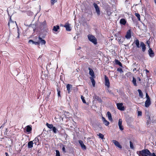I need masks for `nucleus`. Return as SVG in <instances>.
<instances>
[{
  "mask_svg": "<svg viewBox=\"0 0 156 156\" xmlns=\"http://www.w3.org/2000/svg\"><path fill=\"white\" fill-rule=\"evenodd\" d=\"M39 138H40V136H38L34 139L33 141L34 144H35V145L37 144V142L39 141Z\"/></svg>",
  "mask_w": 156,
  "mask_h": 156,
  "instance_id": "6ab92c4d",
  "label": "nucleus"
},
{
  "mask_svg": "<svg viewBox=\"0 0 156 156\" xmlns=\"http://www.w3.org/2000/svg\"><path fill=\"white\" fill-rule=\"evenodd\" d=\"M56 152V156H60V153L58 150H56L55 151Z\"/></svg>",
  "mask_w": 156,
  "mask_h": 156,
  "instance_id": "a19ab883",
  "label": "nucleus"
},
{
  "mask_svg": "<svg viewBox=\"0 0 156 156\" xmlns=\"http://www.w3.org/2000/svg\"><path fill=\"white\" fill-rule=\"evenodd\" d=\"M33 144L34 143L32 141L28 142V148H31L33 147Z\"/></svg>",
  "mask_w": 156,
  "mask_h": 156,
  "instance_id": "a211bd4d",
  "label": "nucleus"
},
{
  "mask_svg": "<svg viewBox=\"0 0 156 156\" xmlns=\"http://www.w3.org/2000/svg\"><path fill=\"white\" fill-rule=\"evenodd\" d=\"M115 63L116 64L118 65L119 66L121 67H122V64L118 60H115Z\"/></svg>",
  "mask_w": 156,
  "mask_h": 156,
  "instance_id": "bb28decb",
  "label": "nucleus"
},
{
  "mask_svg": "<svg viewBox=\"0 0 156 156\" xmlns=\"http://www.w3.org/2000/svg\"><path fill=\"white\" fill-rule=\"evenodd\" d=\"M62 147V151L64 153H66V151L65 145H63V144H62V145L60 146V147Z\"/></svg>",
  "mask_w": 156,
  "mask_h": 156,
  "instance_id": "473e14b6",
  "label": "nucleus"
},
{
  "mask_svg": "<svg viewBox=\"0 0 156 156\" xmlns=\"http://www.w3.org/2000/svg\"><path fill=\"white\" fill-rule=\"evenodd\" d=\"M121 20H125V19H124L122 18V19H121Z\"/></svg>",
  "mask_w": 156,
  "mask_h": 156,
  "instance_id": "bf43d9fd",
  "label": "nucleus"
},
{
  "mask_svg": "<svg viewBox=\"0 0 156 156\" xmlns=\"http://www.w3.org/2000/svg\"><path fill=\"white\" fill-rule=\"evenodd\" d=\"M133 16H132V20H133Z\"/></svg>",
  "mask_w": 156,
  "mask_h": 156,
  "instance_id": "680f3d73",
  "label": "nucleus"
},
{
  "mask_svg": "<svg viewBox=\"0 0 156 156\" xmlns=\"http://www.w3.org/2000/svg\"><path fill=\"white\" fill-rule=\"evenodd\" d=\"M9 20H11V17H10L9 18Z\"/></svg>",
  "mask_w": 156,
  "mask_h": 156,
  "instance_id": "13d9d810",
  "label": "nucleus"
},
{
  "mask_svg": "<svg viewBox=\"0 0 156 156\" xmlns=\"http://www.w3.org/2000/svg\"><path fill=\"white\" fill-rule=\"evenodd\" d=\"M145 71H146V73H149V71L147 69H146Z\"/></svg>",
  "mask_w": 156,
  "mask_h": 156,
  "instance_id": "5fc2aeb1",
  "label": "nucleus"
},
{
  "mask_svg": "<svg viewBox=\"0 0 156 156\" xmlns=\"http://www.w3.org/2000/svg\"><path fill=\"white\" fill-rule=\"evenodd\" d=\"M139 156H156L154 153H152L150 152L148 149H144L140 151L139 152Z\"/></svg>",
  "mask_w": 156,
  "mask_h": 156,
  "instance_id": "f257e3e1",
  "label": "nucleus"
},
{
  "mask_svg": "<svg viewBox=\"0 0 156 156\" xmlns=\"http://www.w3.org/2000/svg\"><path fill=\"white\" fill-rule=\"evenodd\" d=\"M140 46L141 47L142 51L144 52L146 50V46L144 44L143 42H140Z\"/></svg>",
  "mask_w": 156,
  "mask_h": 156,
  "instance_id": "ddd939ff",
  "label": "nucleus"
},
{
  "mask_svg": "<svg viewBox=\"0 0 156 156\" xmlns=\"http://www.w3.org/2000/svg\"><path fill=\"white\" fill-rule=\"evenodd\" d=\"M46 23L45 20L44 21L43 23H42L41 24L42 26V25L43 26H45L46 25Z\"/></svg>",
  "mask_w": 156,
  "mask_h": 156,
  "instance_id": "a18cd8bd",
  "label": "nucleus"
},
{
  "mask_svg": "<svg viewBox=\"0 0 156 156\" xmlns=\"http://www.w3.org/2000/svg\"><path fill=\"white\" fill-rule=\"evenodd\" d=\"M129 143L130 148L132 149H134V147L133 143L131 141H130Z\"/></svg>",
  "mask_w": 156,
  "mask_h": 156,
  "instance_id": "c9c22d12",
  "label": "nucleus"
},
{
  "mask_svg": "<svg viewBox=\"0 0 156 156\" xmlns=\"http://www.w3.org/2000/svg\"><path fill=\"white\" fill-rule=\"evenodd\" d=\"M30 25H26V26H29Z\"/></svg>",
  "mask_w": 156,
  "mask_h": 156,
  "instance_id": "052dcab7",
  "label": "nucleus"
},
{
  "mask_svg": "<svg viewBox=\"0 0 156 156\" xmlns=\"http://www.w3.org/2000/svg\"><path fill=\"white\" fill-rule=\"evenodd\" d=\"M137 79L139 81H140L141 80V79L139 77H138Z\"/></svg>",
  "mask_w": 156,
  "mask_h": 156,
  "instance_id": "3c124183",
  "label": "nucleus"
},
{
  "mask_svg": "<svg viewBox=\"0 0 156 156\" xmlns=\"http://www.w3.org/2000/svg\"><path fill=\"white\" fill-rule=\"evenodd\" d=\"M133 43L136 44L137 47L139 48L140 47L139 45V40L137 39H136L134 41Z\"/></svg>",
  "mask_w": 156,
  "mask_h": 156,
  "instance_id": "5701e85b",
  "label": "nucleus"
},
{
  "mask_svg": "<svg viewBox=\"0 0 156 156\" xmlns=\"http://www.w3.org/2000/svg\"><path fill=\"white\" fill-rule=\"evenodd\" d=\"M59 29V26L58 25H56L54 26L52 30L55 32L57 31Z\"/></svg>",
  "mask_w": 156,
  "mask_h": 156,
  "instance_id": "b1692460",
  "label": "nucleus"
},
{
  "mask_svg": "<svg viewBox=\"0 0 156 156\" xmlns=\"http://www.w3.org/2000/svg\"><path fill=\"white\" fill-rule=\"evenodd\" d=\"M126 20H120V23L121 25H125L126 23Z\"/></svg>",
  "mask_w": 156,
  "mask_h": 156,
  "instance_id": "7c9ffc66",
  "label": "nucleus"
},
{
  "mask_svg": "<svg viewBox=\"0 0 156 156\" xmlns=\"http://www.w3.org/2000/svg\"><path fill=\"white\" fill-rule=\"evenodd\" d=\"M138 91L139 93L140 97L141 98H143V94L141 90L140 89H138Z\"/></svg>",
  "mask_w": 156,
  "mask_h": 156,
  "instance_id": "c85d7f7f",
  "label": "nucleus"
},
{
  "mask_svg": "<svg viewBox=\"0 0 156 156\" xmlns=\"http://www.w3.org/2000/svg\"><path fill=\"white\" fill-rule=\"evenodd\" d=\"M44 38V37H41L40 36H39L38 37V42H39V44L40 43L41 45L45 44L46 41L43 39V38Z\"/></svg>",
  "mask_w": 156,
  "mask_h": 156,
  "instance_id": "20e7f679",
  "label": "nucleus"
},
{
  "mask_svg": "<svg viewBox=\"0 0 156 156\" xmlns=\"http://www.w3.org/2000/svg\"><path fill=\"white\" fill-rule=\"evenodd\" d=\"M132 83H133V85L135 86H137V83H136V79L134 77H133V78Z\"/></svg>",
  "mask_w": 156,
  "mask_h": 156,
  "instance_id": "a878e982",
  "label": "nucleus"
},
{
  "mask_svg": "<svg viewBox=\"0 0 156 156\" xmlns=\"http://www.w3.org/2000/svg\"><path fill=\"white\" fill-rule=\"evenodd\" d=\"M8 25L9 27H14L17 25V24L15 21L13 20H9L8 23Z\"/></svg>",
  "mask_w": 156,
  "mask_h": 156,
  "instance_id": "7ed1b4c3",
  "label": "nucleus"
},
{
  "mask_svg": "<svg viewBox=\"0 0 156 156\" xmlns=\"http://www.w3.org/2000/svg\"><path fill=\"white\" fill-rule=\"evenodd\" d=\"M154 2L156 4V0H154Z\"/></svg>",
  "mask_w": 156,
  "mask_h": 156,
  "instance_id": "4d7b16f0",
  "label": "nucleus"
},
{
  "mask_svg": "<svg viewBox=\"0 0 156 156\" xmlns=\"http://www.w3.org/2000/svg\"><path fill=\"white\" fill-rule=\"evenodd\" d=\"M52 129L53 132L55 133H57L58 132V129L54 126L53 127Z\"/></svg>",
  "mask_w": 156,
  "mask_h": 156,
  "instance_id": "2f4dec72",
  "label": "nucleus"
},
{
  "mask_svg": "<svg viewBox=\"0 0 156 156\" xmlns=\"http://www.w3.org/2000/svg\"><path fill=\"white\" fill-rule=\"evenodd\" d=\"M17 33H18V36L17 37V38H19V36H20V33H19V30L18 28V30H17Z\"/></svg>",
  "mask_w": 156,
  "mask_h": 156,
  "instance_id": "09e8293b",
  "label": "nucleus"
},
{
  "mask_svg": "<svg viewBox=\"0 0 156 156\" xmlns=\"http://www.w3.org/2000/svg\"><path fill=\"white\" fill-rule=\"evenodd\" d=\"M105 85L108 88H109L110 87V83L109 79L106 75L105 76Z\"/></svg>",
  "mask_w": 156,
  "mask_h": 156,
  "instance_id": "6e6552de",
  "label": "nucleus"
},
{
  "mask_svg": "<svg viewBox=\"0 0 156 156\" xmlns=\"http://www.w3.org/2000/svg\"><path fill=\"white\" fill-rule=\"evenodd\" d=\"M136 69L135 68L134 69H133V72H134L135 71H136Z\"/></svg>",
  "mask_w": 156,
  "mask_h": 156,
  "instance_id": "864d4df0",
  "label": "nucleus"
},
{
  "mask_svg": "<svg viewBox=\"0 0 156 156\" xmlns=\"http://www.w3.org/2000/svg\"><path fill=\"white\" fill-rule=\"evenodd\" d=\"M70 26V24L68 23H67L65 24L64 27L66 28V31H70L71 30V28Z\"/></svg>",
  "mask_w": 156,
  "mask_h": 156,
  "instance_id": "39448f33",
  "label": "nucleus"
},
{
  "mask_svg": "<svg viewBox=\"0 0 156 156\" xmlns=\"http://www.w3.org/2000/svg\"><path fill=\"white\" fill-rule=\"evenodd\" d=\"M122 120L121 119H119V120L118 125L119 126L122 125Z\"/></svg>",
  "mask_w": 156,
  "mask_h": 156,
  "instance_id": "ea45409f",
  "label": "nucleus"
},
{
  "mask_svg": "<svg viewBox=\"0 0 156 156\" xmlns=\"http://www.w3.org/2000/svg\"><path fill=\"white\" fill-rule=\"evenodd\" d=\"M119 128L121 130H122L123 129V127L122 125L119 126Z\"/></svg>",
  "mask_w": 156,
  "mask_h": 156,
  "instance_id": "c03bdc74",
  "label": "nucleus"
},
{
  "mask_svg": "<svg viewBox=\"0 0 156 156\" xmlns=\"http://www.w3.org/2000/svg\"><path fill=\"white\" fill-rule=\"evenodd\" d=\"M31 42H32L33 44L39 45V42L38 41L35 42L32 40H30L29 41V43H30Z\"/></svg>",
  "mask_w": 156,
  "mask_h": 156,
  "instance_id": "aec40b11",
  "label": "nucleus"
},
{
  "mask_svg": "<svg viewBox=\"0 0 156 156\" xmlns=\"http://www.w3.org/2000/svg\"><path fill=\"white\" fill-rule=\"evenodd\" d=\"M57 90L58 92V97H60V90H59L58 88H57Z\"/></svg>",
  "mask_w": 156,
  "mask_h": 156,
  "instance_id": "79ce46f5",
  "label": "nucleus"
},
{
  "mask_svg": "<svg viewBox=\"0 0 156 156\" xmlns=\"http://www.w3.org/2000/svg\"><path fill=\"white\" fill-rule=\"evenodd\" d=\"M79 142L80 144V145L82 148L83 150H85L86 149V147L85 145L84 144L83 142L81 140H79Z\"/></svg>",
  "mask_w": 156,
  "mask_h": 156,
  "instance_id": "9b49d317",
  "label": "nucleus"
},
{
  "mask_svg": "<svg viewBox=\"0 0 156 156\" xmlns=\"http://www.w3.org/2000/svg\"><path fill=\"white\" fill-rule=\"evenodd\" d=\"M142 114V112L141 111L138 112V116H141Z\"/></svg>",
  "mask_w": 156,
  "mask_h": 156,
  "instance_id": "49530a36",
  "label": "nucleus"
},
{
  "mask_svg": "<svg viewBox=\"0 0 156 156\" xmlns=\"http://www.w3.org/2000/svg\"><path fill=\"white\" fill-rule=\"evenodd\" d=\"M150 122H149V121L148 120L147 122V125H148V124H149L150 123Z\"/></svg>",
  "mask_w": 156,
  "mask_h": 156,
  "instance_id": "8fccbe9b",
  "label": "nucleus"
},
{
  "mask_svg": "<svg viewBox=\"0 0 156 156\" xmlns=\"http://www.w3.org/2000/svg\"><path fill=\"white\" fill-rule=\"evenodd\" d=\"M135 16L137 17L138 20H140V16L139 13H136L135 14Z\"/></svg>",
  "mask_w": 156,
  "mask_h": 156,
  "instance_id": "72a5a7b5",
  "label": "nucleus"
},
{
  "mask_svg": "<svg viewBox=\"0 0 156 156\" xmlns=\"http://www.w3.org/2000/svg\"><path fill=\"white\" fill-rule=\"evenodd\" d=\"M101 118L105 126H108L109 124V122L106 120L104 117L102 116Z\"/></svg>",
  "mask_w": 156,
  "mask_h": 156,
  "instance_id": "f8f14e48",
  "label": "nucleus"
},
{
  "mask_svg": "<svg viewBox=\"0 0 156 156\" xmlns=\"http://www.w3.org/2000/svg\"><path fill=\"white\" fill-rule=\"evenodd\" d=\"M81 99L83 103H86V101L84 99V98L83 96H81Z\"/></svg>",
  "mask_w": 156,
  "mask_h": 156,
  "instance_id": "4c0bfd02",
  "label": "nucleus"
},
{
  "mask_svg": "<svg viewBox=\"0 0 156 156\" xmlns=\"http://www.w3.org/2000/svg\"><path fill=\"white\" fill-rule=\"evenodd\" d=\"M72 85L70 84H68L66 86L67 89L68 93H69L70 88L72 87Z\"/></svg>",
  "mask_w": 156,
  "mask_h": 156,
  "instance_id": "393cba45",
  "label": "nucleus"
},
{
  "mask_svg": "<svg viewBox=\"0 0 156 156\" xmlns=\"http://www.w3.org/2000/svg\"><path fill=\"white\" fill-rule=\"evenodd\" d=\"M151 104L150 100H146L145 102V105L146 107H148Z\"/></svg>",
  "mask_w": 156,
  "mask_h": 156,
  "instance_id": "dca6fc26",
  "label": "nucleus"
},
{
  "mask_svg": "<svg viewBox=\"0 0 156 156\" xmlns=\"http://www.w3.org/2000/svg\"><path fill=\"white\" fill-rule=\"evenodd\" d=\"M32 128L31 125L27 126L26 127V131L28 133H30L31 131Z\"/></svg>",
  "mask_w": 156,
  "mask_h": 156,
  "instance_id": "f3484780",
  "label": "nucleus"
},
{
  "mask_svg": "<svg viewBox=\"0 0 156 156\" xmlns=\"http://www.w3.org/2000/svg\"><path fill=\"white\" fill-rule=\"evenodd\" d=\"M81 48V47H79L78 48H77V50H79Z\"/></svg>",
  "mask_w": 156,
  "mask_h": 156,
  "instance_id": "603ef678",
  "label": "nucleus"
},
{
  "mask_svg": "<svg viewBox=\"0 0 156 156\" xmlns=\"http://www.w3.org/2000/svg\"><path fill=\"white\" fill-rule=\"evenodd\" d=\"M112 142L116 146L118 147L120 149L122 148V146L119 143L118 141L115 140H112Z\"/></svg>",
  "mask_w": 156,
  "mask_h": 156,
  "instance_id": "1a4fd4ad",
  "label": "nucleus"
},
{
  "mask_svg": "<svg viewBox=\"0 0 156 156\" xmlns=\"http://www.w3.org/2000/svg\"><path fill=\"white\" fill-rule=\"evenodd\" d=\"M97 135L98 136L99 138L101 139H103L104 138V136L101 133H100L99 134Z\"/></svg>",
  "mask_w": 156,
  "mask_h": 156,
  "instance_id": "e433bc0d",
  "label": "nucleus"
},
{
  "mask_svg": "<svg viewBox=\"0 0 156 156\" xmlns=\"http://www.w3.org/2000/svg\"><path fill=\"white\" fill-rule=\"evenodd\" d=\"M150 42L149 41H147L146 42V44L148 45V47L149 48H150Z\"/></svg>",
  "mask_w": 156,
  "mask_h": 156,
  "instance_id": "de8ad7c7",
  "label": "nucleus"
},
{
  "mask_svg": "<svg viewBox=\"0 0 156 156\" xmlns=\"http://www.w3.org/2000/svg\"><path fill=\"white\" fill-rule=\"evenodd\" d=\"M94 77H90V79L91 80L92 85L94 87L95 86V82L94 80Z\"/></svg>",
  "mask_w": 156,
  "mask_h": 156,
  "instance_id": "4be33fe9",
  "label": "nucleus"
},
{
  "mask_svg": "<svg viewBox=\"0 0 156 156\" xmlns=\"http://www.w3.org/2000/svg\"><path fill=\"white\" fill-rule=\"evenodd\" d=\"M116 105L118 109L121 111H124L125 110L124 107L123 106L122 103H117Z\"/></svg>",
  "mask_w": 156,
  "mask_h": 156,
  "instance_id": "423d86ee",
  "label": "nucleus"
},
{
  "mask_svg": "<svg viewBox=\"0 0 156 156\" xmlns=\"http://www.w3.org/2000/svg\"><path fill=\"white\" fill-rule=\"evenodd\" d=\"M94 99L95 100L98 101L99 102H102V100L98 96H94Z\"/></svg>",
  "mask_w": 156,
  "mask_h": 156,
  "instance_id": "cd10ccee",
  "label": "nucleus"
},
{
  "mask_svg": "<svg viewBox=\"0 0 156 156\" xmlns=\"http://www.w3.org/2000/svg\"><path fill=\"white\" fill-rule=\"evenodd\" d=\"M117 70L120 73H122L123 72L121 68H119L117 69Z\"/></svg>",
  "mask_w": 156,
  "mask_h": 156,
  "instance_id": "58836bf2",
  "label": "nucleus"
},
{
  "mask_svg": "<svg viewBox=\"0 0 156 156\" xmlns=\"http://www.w3.org/2000/svg\"><path fill=\"white\" fill-rule=\"evenodd\" d=\"M93 5L94 6L95 8V9L96 12L98 15L100 14V10L99 8L98 5L95 3H93Z\"/></svg>",
  "mask_w": 156,
  "mask_h": 156,
  "instance_id": "0eeeda50",
  "label": "nucleus"
},
{
  "mask_svg": "<svg viewBox=\"0 0 156 156\" xmlns=\"http://www.w3.org/2000/svg\"><path fill=\"white\" fill-rule=\"evenodd\" d=\"M87 37L89 40L94 44L96 45L97 44V39L93 35L88 34Z\"/></svg>",
  "mask_w": 156,
  "mask_h": 156,
  "instance_id": "f03ea898",
  "label": "nucleus"
},
{
  "mask_svg": "<svg viewBox=\"0 0 156 156\" xmlns=\"http://www.w3.org/2000/svg\"><path fill=\"white\" fill-rule=\"evenodd\" d=\"M125 37L127 39H129L131 37V33L130 30H129L127 31Z\"/></svg>",
  "mask_w": 156,
  "mask_h": 156,
  "instance_id": "4468645a",
  "label": "nucleus"
},
{
  "mask_svg": "<svg viewBox=\"0 0 156 156\" xmlns=\"http://www.w3.org/2000/svg\"><path fill=\"white\" fill-rule=\"evenodd\" d=\"M107 114L108 119L110 121H112V119L111 113L109 112H108Z\"/></svg>",
  "mask_w": 156,
  "mask_h": 156,
  "instance_id": "412c9836",
  "label": "nucleus"
},
{
  "mask_svg": "<svg viewBox=\"0 0 156 156\" xmlns=\"http://www.w3.org/2000/svg\"><path fill=\"white\" fill-rule=\"evenodd\" d=\"M46 125L47 127L50 129H52L53 127L52 124H49L48 123H46Z\"/></svg>",
  "mask_w": 156,
  "mask_h": 156,
  "instance_id": "c756f323",
  "label": "nucleus"
},
{
  "mask_svg": "<svg viewBox=\"0 0 156 156\" xmlns=\"http://www.w3.org/2000/svg\"><path fill=\"white\" fill-rule=\"evenodd\" d=\"M57 2V0H51V5H53Z\"/></svg>",
  "mask_w": 156,
  "mask_h": 156,
  "instance_id": "f704fd0d",
  "label": "nucleus"
},
{
  "mask_svg": "<svg viewBox=\"0 0 156 156\" xmlns=\"http://www.w3.org/2000/svg\"><path fill=\"white\" fill-rule=\"evenodd\" d=\"M5 154L6 155V156H7L8 153L7 152L5 153Z\"/></svg>",
  "mask_w": 156,
  "mask_h": 156,
  "instance_id": "6e6d98bb",
  "label": "nucleus"
},
{
  "mask_svg": "<svg viewBox=\"0 0 156 156\" xmlns=\"http://www.w3.org/2000/svg\"><path fill=\"white\" fill-rule=\"evenodd\" d=\"M148 54L149 56L152 58L154 56V54L152 51V49L151 48H150L148 51Z\"/></svg>",
  "mask_w": 156,
  "mask_h": 156,
  "instance_id": "9d476101",
  "label": "nucleus"
},
{
  "mask_svg": "<svg viewBox=\"0 0 156 156\" xmlns=\"http://www.w3.org/2000/svg\"><path fill=\"white\" fill-rule=\"evenodd\" d=\"M146 97L147 98V100H150V97L147 93L146 94Z\"/></svg>",
  "mask_w": 156,
  "mask_h": 156,
  "instance_id": "37998d69",
  "label": "nucleus"
},
{
  "mask_svg": "<svg viewBox=\"0 0 156 156\" xmlns=\"http://www.w3.org/2000/svg\"><path fill=\"white\" fill-rule=\"evenodd\" d=\"M88 69L89 70V74L92 77H94V74L93 70L90 68H88Z\"/></svg>",
  "mask_w": 156,
  "mask_h": 156,
  "instance_id": "2eb2a0df",
  "label": "nucleus"
}]
</instances>
